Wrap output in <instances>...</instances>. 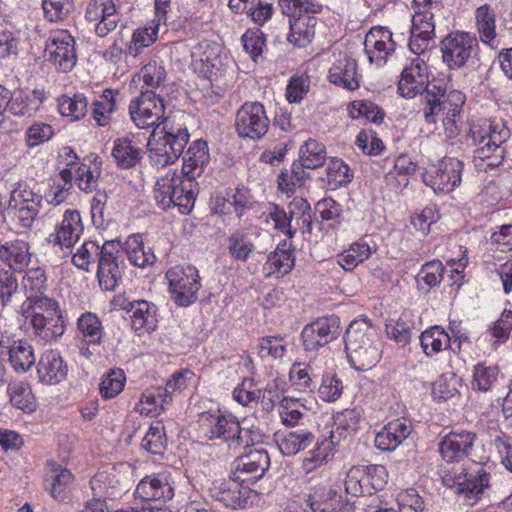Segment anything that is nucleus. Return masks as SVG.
<instances>
[{
  "instance_id": "1",
  "label": "nucleus",
  "mask_w": 512,
  "mask_h": 512,
  "mask_svg": "<svg viewBox=\"0 0 512 512\" xmlns=\"http://www.w3.org/2000/svg\"><path fill=\"white\" fill-rule=\"evenodd\" d=\"M208 162L207 143L203 140L193 142L183 156L181 172L169 170L157 180L153 193L158 207L162 210L176 207L181 214H189L198 192L196 179L203 174Z\"/></svg>"
},
{
  "instance_id": "2",
  "label": "nucleus",
  "mask_w": 512,
  "mask_h": 512,
  "mask_svg": "<svg viewBox=\"0 0 512 512\" xmlns=\"http://www.w3.org/2000/svg\"><path fill=\"white\" fill-rule=\"evenodd\" d=\"M118 242L106 241L101 247L94 241H85L73 255V263L88 270L89 264L98 262L97 277L101 288L112 291L121 279V268H119Z\"/></svg>"
},
{
  "instance_id": "3",
  "label": "nucleus",
  "mask_w": 512,
  "mask_h": 512,
  "mask_svg": "<svg viewBox=\"0 0 512 512\" xmlns=\"http://www.w3.org/2000/svg\"><path fill=\"white\" fill-rule=\"evenodd\" d=\"M162 134L154 143L149 141V159L156 166L165 167L174 163L183 153L189 141L186 126L174 117H166L153 130V136Z\"/></svg>"
},
{
  "instance_id": "4",
  "label": "nucleus",
  "mask_w": 512,
  "mask_h": 512,
  "mask_svg": "<svg viewBox=\"0 0 512 512\" xmlns=\"http://www.w3.org/2000/svg\"><path fill=\"white\" fill-rule=\"evenodd\" d=\"M26 319L34 338L43 344L58 341L65 332V318L55 299H36L26 308Z\"/></svg>"
},
{
  "instance_id": "5",
  "label": "nucleus",
  "mask_w": 512,
  "mask_h": 512,
  "mask_svg": "<svg viewBox=\"0 0 512 512\" xmlns=\"http://www.w3.org/2000/svg\"><path fill=\"white\" fill-rule=\"evenodd\" d=\"M372 329L364 321H353L345 334V349L351 365L358 371L374 367L381 357L378 341H374Z\"/></svg>"
},
{
  "instance_id": "6",
  "label": "nucleus",
  "mask_w": 512,
  "mask_h": 512,
  "mask_svg": "<svg viewBox=\"0 0 512 512\" xmlns=\"http://www.w3.org/2000/svg\"><path fill=\"white\" fill-rule=\"evenodd\" d=\"M424 119L435 124L443 116H459L465 103V96L458 90L447 93L445 85L432 81L421 94Z\"/></svg>"
},
{
  "instance_id": "7",
  "label": "nucleus",
  "mask_w": 512,
  "mask_h": 512,
  "mask_svg": "<svg viewBox=\"0 0 512 512\" xmlns=\"http://www.w3.org/2000/svg\"><path fill=\"white\" fill-rule=\"evenodd\" d=\"M443 0H413L409 49L415 55L425 52L435 36L434 12L443 8Z\"/></svg>"
},
{
  "instance_id": "8",
  "label": "nucleus",
  "mask_w": 512,
  "mask_h": 512,
  "mask_svg": "<svg viewBox=\"0 0 512 512\" xmlns=\"http://www.w3.org/2000/svg\"><path fill=\"white\" fill-rule=\"evenodd\" d=\"M442 61L449 70H460L475 64L479 43L475 35L454 31L440 42Z\"/></svg>"
},
{
  "instance_id": "9",
  "label": "nucleus",
  "mask_w": 512,
  "mask_h": 512,
  "mask_svg": "<svg viewBox=\"0 0 512 512\" xmlns=\"http://www.w3.org/2000/svg\"><path fill=\"white\" fill-rule=\"evenodd\" d=\"M200 422L204 426H209L207 436L210 440L221 439L234 452L248 447L252 441L250 431L243 430L237 418L231 414L216 415L205 412L201 414Z\"/></svg>"
},
{
  "instance_id": "10",
  "label": "nucleus",
  "mask_w": 512,
  "mask_h": 512,
  "mask_svg": "<svg viewBox=\"0 0 512 512\" xmlns=\"http://www.w3.org/2000/svg\"><path fill=\"white\" fill-rule=\"evenodd\" d=\"M326 159L325 146L314 139H308L299 151V164L294 163L291 174L282 172L278 185L282 191H292L304 179L303 169H316L322 166Z\"/></svg>"
},
{
  "instance_id": "11",
  "label": "nucleus",
  "mask_w": 512,
  "mask_h": 512,
  "mask_svg": "<svg viewBox=\"0 0 512 512\" xmlns=\"http://www.w3.org/2000/svg\"><path fill=\"white\" fill-rule=\"evenodd\" d=\"M172 300L181 307H187L197 300L201 287L198 270L191 265L175 266L166 272Z\"/></svg>"
},
{
  "instance_id": "12",
  "label": "nucleus",
  "mask_w": 512,
  "mask_h": 512,
  "mask_svg": "<svg viewBox=\"0 0 512 512\" xmlns=\"http://www.w3.org/2000/svg\"><path fill=\"white\" fill-rule=\"evenodd\" d=\"M270 120L260 102H245L236 112L235 129L239 137L260 140L268 132Z\"/></svg>"
},
{
  "instance_id": "13",
  "label": "nucleus",
  "mask_w": 512,
  "mask_h": 512,
  "mask_svg": "<svg viewBox=\"0 0 512 512\" xmlns=\"http://www.w3.org/2000/svg\"><path fill=\"white\" fill-rule=\"evenodd\" d=\"M43 197L26 184L18 183L11 191L8 212L22 228H31L39 215Z\"/></svg>"
},
{
  "instance_id": "14",
  "label": "nucleus",
  "mask_w": 512,
  "mask_h": 512,
  "mask_svg": "<svg viewBox=\"0 0 512 512\" xmlns=\"http://www.w3.org/2000/svg\"><path fill=\"white\" fill-rule=\"evenodd\" d=\"M490 475L483 468L475 473H467L464 469L454 475L446 474L442 477L443 484L453 489L455 494L463 496L467 504H475L485 488L489 486Z\"/></svg>"
},
{
  "instance_id": "15",
  "label": "nucleus",
  "mask_w": 512,
  "mask_h": 512,
  "mask_svg": "<svg viewBox=\"0 0 512 512\" xmlns=\"http://www.w3.org/2000/svg\"><path fill=\"white\" fill-rule=\"evenodd\" d=\"M463 168L462 161L444 157L437 166L423 175V181L436 193H449L460 185Z\"/></svg>"
},
{
  "instance_id": "16",
  "label": "nucleus",
  "mask_w": 512,
  "mask_h": 512,
  "mask_svg": "<svg viewBox=\"0 0 512 512\" xmlns=\"http://www.w3.org/2000/svg\"><path fill=\"white\" fill-rule=\"evenodd\" d=\"M133 123L140 129L154 126L164 113L163 99L153 90L142 91L128 107Z\"/></svg>"
},
{
  "instance_id": "17",
  "label": "nucleus",
  "mask_w": 512,
  "mask_h": 512,
  "mask_svg": "<svg viewBox=\"0 0 512 512\" xmlns=\"http://www.w3.org/2000/svg\"><path fill=\"white\" fill-rule=\"evenodd\" d=\"M45 56L57 70L68 72L76 64L75 40L66 30H57L49 37Z\"/></svg>"
},
{
  "instance_id": "18",
  "label": "nucleus",
  "mask_w": 512,
  "mask_h": 512,
  "mask_svg": "<svg viewBox=\"0 0 512 512\" xmlns=\"http://www.w3.org/2000/svg\"><path fill=\"white\" fill-rule=\"evenodd\" d=\"M341 334L340 319L337 316L322 317L307 324L302 333L304 349L307 351L317 350Z\"/></svg>"
},
{
  "instance_id": "19",
  "label": "nucleus",
  "mask_w": 512,
  "mask_h": 512,
  "mask_svg": "<svg viewBox=\"0 0 512 512\" xmlns=\"http://www.w3.org/2000/svg\"><path fill=\"white\" fill-rule=\"evenodd\" d=\"M359 470L350 471L345 480V489L348 493L358 495H372L382 490L387 484L388 473L383 465H371L366 467L359 478L356 474Z\"/></svg>"
},
{
  "instance_id": "20",
  "label": "nucleus",
  "mask_w": 512,
  "mask_h": 512,
  "mask_svg": "<svg viewBox=\"0 0 512 512\" xmlns=\"http://www.w3.org/2000/svg\"><path fill=\"white\" fill-rule=\"evenodd\" d=\"M119 0H90L85 10V19L95 22V32L99 37L107 36L119 22Z\"/></svg>"
},
{
  "instance_id": "21",
  "label": "nucleus",
  "mask_w": 512,
  "mask_h": 512,
  "mask_svg": "<svg viewBox=\"0 0 512 512\" xmlns=\"http://www.w3.org/2000/svg\"><path fill=\"white\" fill-rule=\"evenodd\" d=\"M428 78V66L425 61L419 57L413 58L402 70L398 82L400 95L413 98L417 94H421L432 83Z\"/></svg>"
},
{
  "instance_id": "22",
  "label": "nucleus",
  "mask_w": 512,
  "mask_h": 512,
  "mask_svg": "<svg viewBox=\"0 0 512 512\" xmlns=\"http://www.w3.org/2000/svg\"><path fill=\"white\" fill-rule=\"evenodd\" d=\"M476 439L477 435L474 432H450L440 440L439 453L447 463L460 462L470 456Z\"/></svg>"
},
{
  "instance_id": "23",
  "label": "nucleus",
  "mask_w": 512,
  "mask_h": 512,
  "mask_svg": "<svg viewBox=\"0 0 512 512\" xmlns=\"http://www.w3.org/2000/svg\"><path fill=\"white\" fill-rule=\"evenodd\" d=\"M209 494L228 508L243 509L248 504L251 490L248 487H243L236 480L223 479L212 483Z\"/></svg>"
},
{
  "instance_id": "24",
  "label": "nucleus",
  "mask_w": 512,
  "mask_h": 512,
  "mask_svg": "<svg viewBox=\"0 0 512 512\" xmlns=\"http://www.w3.org/2000/svg\"><path fill=\"white\" fill-rule=\"evenodd\" d=\"M365 52L370 63L382 66L396 49L392 33L385 27H374L365 36Z\"/></svg>"
},
{
  "instance_id": "25",
  "label": "nucleus",
  "mask_w": 512,
  "mask_h": 512,
  "mask_svg": "<svg viewBox=\"0 0 512 512\" xmlns=\"http://www.w3.org/2000/svg\"><path fill=\"white\" fill-rule=\"evenodd\" d=\"M221 45L217 42L204 40L198 43L192 51V64L205 78L217 76L222 65Z\"/></svg>"
},
{
  "instance_id": "26",
  "label": "nucleus",
  "mask_w": 512,
  "mask_h": 512,
  "mask_svg": "<svg viewBox=\"0 0 512 512\" xmlns=\"http://www.w3.org/2000/svg\"><path fill=\"white\" fill-rule=\"evenodd\" d=\"M48 470L44 477V489L50 496L59 501H65L74 481L73 474L65 467L54 461L47 462Z\"/></svg>"
},
{
  "instance_id": "27",
  "label": "nucleus",
  "mask_w": 512,
  "mask_h": 512,
  "mask_svg": "<svg viewBox=\"0 0 512 512\" xmlns=\"http://www.w3.org/2000/svg\"><path fill=\"white\" fill-rule=\"evenodd\" d=\"M37 373L42 383L54 385L66 379L68 366L59 351L49 349L41 354Z\"/></svg>"
},
{
  "instance_id": "28",
  "label": "nucleus",
  "mask_w": 512,
  "mask_h": 512,
  "mask_svg": "<svg viewBox=\"0 0 512 512\" xmlns=\"http://www.w3.org/2000/svg\"><path fill=\"white\" fill-rule=\"evenodd\" d=\"M136 497L145 502L166 501L174 496V488L165 474H154L143 478L136 487Z\"/></svg>"
},
{
  "instance_id": "29",
  "label": "nucleus",
  "mask_w": 512,
  "mask_h": 512,
  "mask_svg": "<svg viewBox=\"0 0 512 512\" xmlns=\"http://www.w3.org/2000/svg\"><path fill=\"white\" fill-rule=\"evenodd\" d=\"M124 309L131 313V326L139 335L153 332L158 323L157 307L146 300H136L125 305Z\"/></svg>"
},
{
  "instance_id": "30",
  "label": "nucleus",
  "mask_w": 512,
  "mask_h": 512,
  "mask_svg": "<svg viewBox=\"0 0 512 512\" xmlns=\"http://www.w3.org/2000/svg\"><path fill=\"white\" fill-rule=\"evenodd\" d=\"M82 231L80 213L77 210H67L62 221L57 225L56 232L48 237V241L70 248L78 241Z\"/></svg>"
},
{
  "instance_id": "31",
  "label": "nucleus",
  "mask_w": 512,
  "mask_h": 512,
  "mask_svg": "<svg viewBox=\"0 0 512 512\" xmlns=\"http://www.w3.org/2000/svg\"><path fill=\"white\" fill-rule=\"evenodd\" d=\"M329 81L348 91L360 87V78L357 72V62L349 56L338 59L329 69Z\"/></svg>"
},
{
  "instance_id": "32",
  "label": "nucleus",
  "mask_w": 512,
  "mask_h": 512,
  "mask_svg": "<svg viewBox=\"0 0 512 512\" xmlns=\"http://www.w3.org/2000/svg\"><path fill=\"white\" fill-rule=\"evenodd\" d=\"M412 431L411 423L406 419H396L386 424L376 434L375 445L383 451L396 449Z\"/></svg>"
},
{
  "instance_id": "33",
  "label": "nucleus",
  "mask_w": 512,
  "mask_h": 512,
  "mask_svg": "<svg viewBox=\"0 0 512 512\" xmlns=\"http://www.w3.org/2000/svg\"><path fill=\"white\" fill-rule=\"evenodd\" d=\"M270 466V457L265 449L254 448L237 459V470L247 475L242 481L258 480Z\"/></svg>"
},
{
  "instance_id": "34",
  "label": "nucleus",
  "mask_w": 512,
  "mask_h": 512,
  "mask_svg": "<svg viewBox=\"0 0 512 512\" xmlns=\"http://www.w3.org/2000/svg\"><path fill=\"white\" fill-rule=\"evenodd\" d=\"M119 90L105 89L92 103V117L99 126H107L112 120V114L122 104Z\"/></svg>"
},
{
  "instance_id": "35",
  "label": "nucleus",
  "mask_w": 512,
  "mask_h": 512,
  "mask_svg": "<svg viewBox=\"0 0 512 512\" xmlns=\"http://www.w3.org/2000/svg\"><path fill=\"white\" fill-rule=\"evenodd\" d=\"M503 377L498 365L479 362L473 367L471 388L479 392L493 391Z\"/></svg>"
},
{
  "instance_id": "36",
  "label": "nucleus",
  "mask_w": 512,
  "mask_h": 512,
  "mask_svg": "<svg viewBox=\"0 0 512 512\" xmlns=\"http://www.w3.org/2000/svg\"><path fill=\"white\" fill-rule=\"evenodd\" d=\"M362 417L361 410L358 408L345 409L334 417L335 430L329 432L327 439L335 446L347 436L356 432Z\"/></svg>"
},
{
  "instance_id": "37",
  "label": "nucleus",
  "mask_w": 512,
  "mask_h": 512,
  "mask_svg": "<svg viewBox=\"0 0 512 512\" xmlns=\"http://www.w3.org/2000/svg\"><path fill=\"white\" fill-rule=\"evenodd\" d=\"M476 28L483 44L496 49V14L488 4L478 7L475 11Z\"/></svg>"
},
{
  "instance_id": "38",
  "label": "nucleus",
  "mask_w": 512,
  "mask_h": 512,
  "mask_svg": "<svg viewBox=\"0 0 512 512\" xmlns=\"http://www.w3.org/2000/svg\"><path fill=\"white\" fill-rule=\"evenodd\" d=\"M23 287L27 293L26 308L34 306L36 299H51L45 295L47 290V278L45 271L40 268H31L25 272L22 280Z\"/></svg>"
},
{
  "instance_id": "39",
  "label": "nucleus",
  "mask_w": 512,
  "mask_h": 512,
  "mask_svg": "<svg viewBox=\"0 0 512 512\" xmlns=\"http://www.w3.org/2000/svg\"><path fill=\"white\" fill-rule=\"evenodd\" d=\"M450 343V336L441 326H432L420 335L421 348L428 357L448 349Z\"/></svg>"
},
{
  "instance_id": "40",
  "label": "nucleus",
  "mask_w": 512,
  "mask_h": 512,
  "mask_svg": "<svg viewBox=\"0 0 512 512\" xmlns=\"http://www.w3.org/2000/svg\"><path fill=\"white\" fill-rule=\"evenodd\" d=\"M9 362L16 372H27L35 364L32 345L26 340L14 341L8 348Z\"/></svg>"
},
{
  "instance_id": "41",
  "label": "nucleus",
  "mask_w": 512,
  "mask_h": 512,
  "mask_svg": "<svg viewBox=\"0 0 512 512\" xmlns=\"http://www.w3.org/2000/svg\"><path fill=\"white\" fill-rule=\"evenodd\" d=\"M313 441L314 435L310 431L299 429L282 435L278 440V447L282 454L293 456L308 448Z\"/></svg>"
},
{
  "instance_id": "42",
  "label": "nucleus",
  "mask_w": 512,
  "mask_h": 512,
  "mask_svg": "<svg viewBox=\"0 0 512 512\" xmlns=\"http://www.w3.org/2000/svg\"><path fill=\"white\" fill-rule=\"evenodd\" d=\"M28 242L20 239L7 242V252L2 262L8 265L13 271L21 272L27 267L31 260Z\"/></svg>"
},
{
  "instance_id": "43",
  "label": "nucleus",
  "mask_w": 512,
  "mask_h": 512,
  "mask_svg": "<svg viewBox=\"0 0 512 512\" xmlns=\"http://www.w3.org/2000/svg\"><path fill=\"white\" fill-rule=\"evenodd\" d=\"M112 156L118 167L128 169L134 167L141 159V150L133 145L128 138H117L114 141Z\"/></svg>"
},
{
  "instance_id": "44",
  "label": "nucleus",
  "mask_w": 512,
  "mask_h": 512,
  "mask_svg": "<svg viewBox=\"0 0 512 512\" xmlns=\"http://www.w3.org/2000/svg\"><path fill=\"white\" fill-rule=\"evenodd\" d=\"M126 254L129 261L134 266L144 268L154 264L156 256L151 248H146L141 237L138 235L130 236L126 243Z\"/></svg>"
},
{
  "instance_id": "45",
  "label": "nucleus",
  "mask_w": 512,
  "mask_h": 512,
  "mask_svg": "<svg viewBox=\"0 0 512 512\" xmlns=\"http://www.w3.org/2000/svg\"><path fill=\"white\" fill-rule=\"evenodd\" d=\"M58 109L63 117L78 121L86 116L88 101L84 94L63 95L58 100Z\"/></svg>"
},
{
  "instance_id": "46",
  "label": "nucleus",
  "mask_w": 512,
  "mask_h": 512,
  "mask_svg": "<svg viewBox=\"0 0 512 512\" xmlns=\"http://www.w3.org/2000/svg\"><path fill=\"white\" fill-rule=\"evenodd\" d=\"M11 404L24 412H33L36 409V400L32 389L27 382L11 383L8 386Z\"/></svg>"
},
{
  "instance_id": "47",
  "label": "nucleus",
  "mask_w": 512,
  "mask_h": 512,
  "mask_svg": "<svg viewBox=\"0 0 512 512\" xmlns=\"http://www.w3.org/2000/svg\"><path fill=\"white\" fill-rule=\"evenodd\" d=\"M508 135V129L503 126H501L499 131L492 132L487 142L479 145L474 150V159L489 160L492 156L501 158L503 154L501 144L506 141Z\"/></svg>"
},
{
  "instance_id": "48",
  "label": "nucleus",
  "mask_w": 512,
  "mask_h": 512,
  "mask_svg": "<svg viewBox=\"0 0 512 512\" xmlns=\"http://www.w3.org/2000/svg\"><path fill=\"white\" fill-rule=\"evenodd\" d=\"M142 447L154 455H163L167 449V436L164 425L157 421L150 425L141 443Z\"/></svg>"
},
{
  "instance_id": "49",
  "label": "nucleus",
  "mask_w": 512,
  "mask_h": 512,
  "mask_svg": "<svg viewBox=\"0 0 512 512\" xmlns=\"http://www.w3.org/2000/svg\"><path fill=\"white\" fill-rule=\"evenodd\" d=\"M317 375L310 363L296 362L289 372V381L299 391H312L315 387L314 379Z\"/></svg>"
},
{
  "instance_id": "50",
  "label": "nucleus",
  "mask_w": 512,
  "mask_h": 512,
  "mask_svg": "<svg viewBox=\"0 0 512 512\" xmlns=\"http://www.w3.org/2000/svg\"><path fill=\"white\" fill-rule=\"evenodd\" d=\"M371 253V247L367 243L356 242L338 256V263L344 270L351 271L367 260Z\"/></svg>"
},
{
  "instance_id": "51",
  "label": "nucleus",
  "mask_w": 512,
  "mask_h": 512,
  "mask_svg": "<svg viewBox=\"0 0 512 512\" xmlns=\"http://www.w3.org/2000/svg\"><path fill=\"white\" fill-rule=\"evenodd\" d=\"M227 241L229 253L238 261H247L255 249L248 233L243 230L233 232Z\"/></svg>"
},
{
  "instance_id": "52",
  "label": "nucleus",
  "mask_w": 512,
  "mask_h": 512,
  "mask_svg": "<svg viewBox=\"0 0 512 512\" xmlns=\"http://www.w3.org/2000/svg\"><path fill=\"white\" fill-rule=\"evenodd\" d=\"M78 330L89 344H100L103 336L102 323L96 314L86 312L77 321Z\"/></svg>"
},
{
  "instance_id": "53",
  "label": "nucleus",
  "mask_w": 512,
  "mask_h": 512,
  "mask_svg": "<svg viewBox=\"0 0 512 512\" xmlns=\"http://www.w3.org/2000/svg\"><path fill=\"white\" fill-rule=\"evenodd\" d=\"M294 266V257L288 250L280 249L279 247L269 254L264 270L268 275L271 274H288Z\"/></svg>"
},
{
  "instance_id": "54",
  "label": "nucleus",
  "mask_w": 512,
  "mask_h": 512,
  "mask_svg": "<svg viewBox=\"0 0 512 512\" xmlns=\"http://www.w3.org/2000/svg\"><path fill=\"white\" fill-rule=\"evenodd\" d=\"M8 98L9 104L6 110L14 116L31 117L38 111V105H33V101L22 90L10 91Z\"/></svg>"
},
{
  "instance_id": "55",
  "label": "nucleus",
  "mask_w": 512,
  "mask_h": 512,
  "mask_svg": "<svg viewBox=\"0 0 512 512\" xmlns=\"http://www.w3.org/2000/svg\"><path fill=\"white\" fill-rule=\"evenodd\" d=\"M327 181L334 188L350 183L353 173L342 159L332 158L327 164Z\"/></svg>"
},
{
  "instance_id": "56",
  "label": "nucleus",
  "mask_w": 512,
  "mask_h": 512,
  "mask_svg": "<svg viewBox=\"0 0 512 512\" xmlns=\"http://www.w3.org/2000/svg\"><path fill=\"white\" fill-rule=\"evenodd\" d=\"M334 447L335 445L327 438H324L321 442H317L315 449L309 453L310 456L304 458L302 462V469L305 473L308 474L320 467L326 461Z\"/></svg>"
},
{
  "instance_id": "57",
  "label": "nucleus",
  "mask_w": 512,
  "mask_h": 512,
  "mask_svg": "<svg viewBox=\"0 0 512 512\" xmlns=\"http://www.w3.org/2000/svg\"><path fill=\"white\" fill-rule=\"evenodd\" d=\"M305 408L297 399L283 398L280 401L279 413L281 421L285 426H296L301 423L305 417V413L301 410Z\"/></svg>"
},
{
  "instance_id": "58",
  "label": "nucleus",
  "mask_w": 512,
  "mask_h": 512,
  "mask_svg": "<svg viewBox=\"0 0 512 512\" xmlns=\"http://www.w3.org/2000/svg\"><path fill=\"white\" fill-rule=\"evenodd\" d=\"M45 18L50 22L63 21L73 11V0H43Z\"/></svg>"
},
{
  "instance_id": "59",
  "label": "nucleus",
  "mask_w": 512,
  "mask_h": 512,
  "mask_svg": "<svg viewBox=\"0 0 512 512\" xmlns=\"http://www.w3.org/2000/svg\"><path fill=\"white\" fill-rule=\"evenodd\" d=\"M287 350V343L280 336L262 337L258 345V353L261 358L281 359Z\"/></svg>"
},
{
  "instance_id": "60",
  "label": "nucleus",
  "mask_w": 512,
  "mask_h": 512,
  "mask_svg": "<svg viewBox=\"0 0 512 512\" xmlns=\"http://www.w3.org/2000/svg\"><path fill=\"white\" fill-rule=\"evenodd\" d=\"M349 115L354 119L364 117L373 123H380L384 118V112L371 101L352 102L349 106Z\"/></svg>"
},
{
  "instance_id": "61",
  "label": "nucleus",
  "mask_w": 512,
  "mask_h": 512,
  "mask_svg": "<svg viewBox=\"0 0 512 512\" xmlns=\"http://www.w3.org/2000/svg\"><path fill=\"white\" fill-rule=\"evenodd\" d=\"M156 34V30L152 28L137 29L132 35L126 53L132 57H137L142 49L149 47L155 42Z\"/></svg>"
},
{
  "instance_id": "62",
  "label": "nucleus",
  "mask_w": 512,
  "mask_h": 512,
  "mask_svg": "<svg viewBox=\"0 0 512 512\" xmlns=\"http://www.w3.org/2000/svg\"><path fill=\"white\" fill-rule=\"evenodd\" d=\"M343 392L342 381L336 374H326L322 378L319 386V397L325 402H334L338 400Z\"/></svg>"
},
{
  "instance_id": "63",
  "label": "nucleus",
  "mask_w": 512,
  "mask_h": 512,
  "mask_svg": "<svg viewBox=\"0 0 512 512\" xmlns=\"http://www.w3.org/2000/svg\"><path fill=\"white\" fill-rule=\"evenodd\" d=\"M125 375L121 369L112 370L101 382L100 393L104 398H113L123 389Z\"/></svg>"
},
{
  "instance_id": "64",
  "label": "nucleus",
  "mask_w": 512,
  "mask_h": 512,
  "mask_svg": "<svg viewBox=\"0 0 512 512\" xmlns=\"http://www.w3.org/2000/svg\"><path fill=\"white\" fill-rule=\"evenodd\" d=\"M310 88L309 77L306 75L293 76L286 87V98L289 103H299Z\"/></svg>"
}]
</instances>
